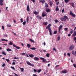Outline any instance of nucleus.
I'll return each mask as SVG.
<instances>
[{"instance_id": "1", "label": "nucleus", "mask_w": 76, "mask_h": 76, "mask_svg": "<svg viewBox=\"0 0 76 76\" xmlns=\"http://www.w3.org/2000/svg\"><path fill=\"white\" fill-rule=\"evenodd\" d=\"M50 26L51 24H49L48 25V26H47L46 27V28L48 30L49 32V34L50 35H52V31L51 30V29Z\"/></svg>"}, {"instance_id": "2", "label": "nucleus", "mask_w": 76, "mask_h": 76, "mask_svg": "<svg viewBox=\"0 0 76 76\" xmlns=\"http://www.w3.org/2000/svg\"><path fill=\"white\" fill-rule=\"evenodd\" d=\"M68 18L66 16H64V18H61L60 19V20L62 21H65L66 20H68Z\"/></svg>"}, {"instance_id": "3", "label": "nucleus", "mask_w": 76, "mask_h": 76, "mask_svg": "<svg viewBox=\"0 0 76 76\" xmlns=\"http://www.w3.org/2000/svg\"><path fill=\"white\" fill-rule=\"evenodd\" d=\"M40 59L41 60H43L42 61V62L45 63H48L50 62L49 61H47L46 60H45V58H40Z\"/></svg>"}, {"instance_id": "4", "label": "nucleus", "mask_w": 76, "mask_h": 76, "mask_svg": "<svg viewBox=\"0 0 76 76\" xmlns=\"http://www.w3.org/2000/svg\"><path fill=\"white\" fill-rule=\"evenodd\" d=\"M26 64H27L28 65H29V66H32V67H34V64H31V63L28 61H26Z\"/></svg>"}, {"instance_id": "5", "label": "nucleus", "mask_w": 76, "mask_h": 76, "mask_svg": "<svg viewBox=\"0 0 76 76\" xmlns=\"http://www.w3.org/2000/svg\"><path fill=\"white\" fill-rule=\"evenodd\" d=\"M70 14L72 16H73V18H75L76 16V15L74 13H72V12L71 11L70 12Z\"/></svg>"}, {"instance_id": "6", "label": "nucleus", "mask_w": 76, "mask_h": 76, "mask_svg": "<svg viewBox=\"0 0 76 76\" xmlns=\"http://www.w3.org/2000/svg\"><path fill=\"white\" fill-rule=\"evenodd\" d=\"M67 72H68L66 70H65L62 71H61V73H63L64 74H66L67 73Z\"/></svg>"}, {"instance_id": "7", "label": "nucleus", "mask_w": 76, "mask_h": 76, "mask_svg": "<svg viewBox=\"0 0 76 76\" xmlns=\"http://www.w3.org/2000/svg\"><path fill=\"white\" fill-rule=\"evenodd\" d=\"M45 10H46V12H50L51 11L48 8H46Z\"/></svg>"}, {"instance_id": "8", "label": "nucleus", "mask_w": 76, "mask_h": 76, "mask_svg": "<svg viewBox=\"0 0 76 76\" xmlns=\"http://www.w3.org/2000/svg\"><path fill=\"white\" fill-rule=\"evenodd\" d=\"M62 27H63V25H60V26L59 27V30L58 31L59 32V33L60 32V30L62 28Z\"/></svg>"}, {"instance_id": "9", "label": "nucleus", "mask_w": 76, "mask_h": 76, "mask_svg": "<svg viewBox=\"0 0 76 76\" xmlns=\"http://www.w3.org/2000/svg\"><path fill=\"white\" fill-rule=\"evenodd\" d=\"M34 59L36 61H38L39 60V58L37 57H35L34 58Z\"/></svg>"}, {"instance_id": "10", "label": "nucleus", "mask_w": 76, "mask_h": 76, "mask_svg": "<svg viewBox=\"0 0 76 76\" xmlns=\"http://www.w3.org/2000/svg\"><path fill=\"white\" fill-rule=\"evenodd\" d=\"M74 46L73 45H72L70 46V48H69V50H72L74 49Z\"/></svg>"}, {"instance_id": "11", "label": "nucleus", "mask_w": 76, "mask_h": 76, "mask_svg": "<svg viewBox=\"0 0 76 76\" xmlns=\"http://www.w3.org/2000/svg\"><path fill=\"white\" fill-rule=\"evenodd\" d=\"M49 3H50V6H52V5H53V2L51 1H50V0H49Z\"/></svg>"}, {"instance_id": "12", "label": "nucleus", "mask_w": 76, "mask_h": 76, "mask_svg": "<svg viewBox=\"0 0 76 76\" xmlns=\"http://www.w3.org/2000/svg\"><path fill=\"white\" fill-rule=\"evenodd\" d=\"M76 35V31H74V33H73V35H72V36L75 37Z\"/></svg>"}, {"instance_id": "13", "label": "nucleus", "mask_w": 76, "mask_h": 76, "mask_svg": "<svg viewBox=\"0 0 76 76\" xmlns=\"http://www.w3.org/2000/svg\"><path fill=\"white\" fill-rule=\"evenodd\" d=\"M34 13L35 15H37L39 14V12H37L36 11H35L34 12Z\"/></svg>"}, {"instance_id": "14", "label": "nucleus", "mask_w": 76, "mask_h": 76, "mask_svg": "<svg viewBox=\"0 0 76 76\" xmlns=\"http://www.w3.org/2000/svg\"><path fill=\"white\" fill-rule=\"evenodd\" d=\"M27 12H29V10H30V9H29V5H28L27 6Z\"/></svg>"}, {"instance_id": "15", "label": "nucleus", "mask_w": 76, "mask_h": 76, "mask_svg": "<svg viewBox=\"0 0 76 76\" xmlns=\"http://www.w3.org/2000/svg\"><path fill=\"white\" fill-rule=\"evenodd\" d=\"M37 18H38V19L39 20H41L42 19L41 17L40 16H37Z\"/></svg>"}, {"instance_id": "16", "label": "nucleus", "mask_w": 76, "mask_h": 76, "mask_svg": "<svg viewBox=\"0 0 76 76\" xmlns=\"http://www.w3.org/2000/svg\"><path fill=\"white\" fill-rule=\"evenodd\" d=\"M29 41L30 42H32V43H34V40H32L31 39H29Z\"/></svg>"}, {"instance_id": "17", "label": "nucleus", "mask_w": 76, "mask_h": 76, "mask_svg": "<svg viewBox=\"0 0 76 76\" xmlns=\"http://www.w3.org/2000/svg\"><path fill=\"white\" fill-rule=\"evenodd\" d=\"M70 1V0H64V1L66 3H67L69 2Z\"/></svg>"}, {"instance_id": "18", "label": "nucleus", "mask_w": 76, "mask_h": 76, "mask_svg": "<svg viewBox=\"0 0 76 76\" xmlns=\"http://www.w3.org/2000/svg\"><path fill=\"white\" fill-rule=\"evenodd\" d=\"M28 56H29V57H30V58H33V57H34V55H32V54L28 55Z\"/></svg>"}, {"instance_id": "19", "label": "nucleus", "mask_w": 76, "mask_h": 76, "mask_svg": "<svg viewBox=\"0 0 76 76\" xmlns=\"http://www.w3.org/2000/svg\"><path fill=\"white\" fill-rule=\"evenodd\" d=\"M2 54L5 55H6V54L4 51H2Z\"/></svg>"}, {"instance_id": "20", "label": "nucleus", "mask_w": 76, "mask_h": 76, "mask_svg": "<svg viewBox=\"0 0 76 76\" xmlns=\"http://www.w3.org/2000/svg\"><path fill=\"white\" fill-rule=\"evenodd\" d=\"M26 45H27V47L28 48H30L31 47V45L30 44H27Z\"/></svg>"}, {"instance_id": "21", "label": "nucleus", "mask_w": 76, "mask_h": 76, "mask_svg": "<svg viewBox=\"0 0 76 76\" xmlns=\"http://www.w3.org/2000/svg\"><path fill=\"white\" fill-rule=\"evenodd\" d=\"M29 48L32 50H36V48H35V47H33V48Z\"/></svg>"}, {"instance_id": "22", "label": "nucleus", "mask_w": 76, "mask_h": 76, "mask_svg": "<svg viewBox=\"0 0 76 76\" xmlns=\"http://www.w3.org/2000/svg\"><path fill=\"white\" fill-rule=\"evenodd\" d=\"M45 16H46V14H44V13H43L42 14V16L43 17Z\"/></svg>"}, {"instance_id": "23", "label": "nucleus", "mask_w": 76, "mask_h": 76, "mask_svg": "<svg viewBox=\"0 0 76 76\" xmlns=\"http://www.w3.org/2000/svg\"><path fill=\"white\" fill-rule=\"evenodd\" d=\"M6 50L7 51H12V50H11V49L8 48V49H7Z\"/></svg>"}, {"instance_id": "24", "label": "nucleus", "mask_w": 76, "mask_h": 76, "mask_svg": "<svg viewBox=\"0 0 76 76\" xmlns=\"http://www.w3.org/2000/svg\"><path fill=\"white\" fill-rule=\"evenodd\" d=\"M40 2H42V4H44V3H45V0L40 1Z\"/></svg>"}, {"instance_id": "25", "label": "nucleus", "mask_w": 76, "mask_h": 76, "mask_svg": "<svg viewBox=\"0 0 76 76\" xmlns=\"http://www.w3.org/2000/svg\"><path fill=\"white\" fill-rule=\"evenodd\" d=\"M45 7L46 8H48V4L45 3Z\"/></svg>"}, {"instance_id": "26", "label": "nucleus", "mask_w": 76, "mask_h": 76, "mask_svg": "<svg viewBox=\"0 0 76 76\" xmlns=\"http://www.w3.org/2000/svg\"><path fill=\"white\" fill-rule=\"evenodd\" d=\"M20 69L21 70V72H23V70H24V69L23 68H20Z\"/></svg>"}, {"instance_id": "27", "label": "nucleus", "mask_w": 76, "mask_h": 76, "mask_svg": "<svg viewBox=\"0 0 76 76\" xmlns=\"http://www.w3.org/2000/svg\"><path fill=\"white\" fill-rule=\"evenodd\" d=\"M52 50H54L55 52H57V50H56V48H53V49H52Z\"/></svg>"}, {"instance_id": "28", "label": "nucleus", "mask_w": 76, "mask_h": 76, "mask_svg": "<svg viewBox=\"0 0 76 76\" xmlns=\"http://www.w3.org/2000/svg\"><path fill=\"white\" fill-rule=\"evenodd\" d=\"M48 22H44L43 23V24L45 25H48Z\"/></svg>"}, {"instance_id": "29", "label": "nucleus", "mask_w": 76, "mask_h": 76, "mask_svg": "<svg viewBox=\"0 0 76 76\" xmlns=\"http://www.w3.org/2000/svg\"><path fill=\"white\" fill-rule=\"evenodd\" d=\"M75 52L74 51H72V54H73V55H75Z\"/></svg>"}, {"instance_id": "30", "label": "nucleus", "mask_w": 76, "mask_h": 76, "mask_svg": "<svg viewBox=\"0 0 76 76\" xmlns=\"http://www.w3.org/2000/svg\"><path fill=\"white\" fill-rule=\"evenodd\" d=\"M28 16L27 17V19H26V22L28 23V21L29 20Z\"/></svg>"}, {"instance_id": "31", "label": "nucleus", "mask_w": 76, "mask_h": 76, "mask_svg": "<svg viewBox=\"0 0 76 76\" xmlns=\"http://www.w3.org/2000/svg\"><path fill=\"white\" fill-rule=\"evenodd\" d=\"M25 55H26V54L25 53H21V55L22 56H25Z\"/></svg>"}, {"instance_id": "32", "label": "nucleus", "mask_w": 76, "mask_h": 76, "mask_svg": "<svg viewBox=\"0 0 76 76\" xmlns=\"http://www.w3.org/2000/svg\"><path fill=\"white\" fill-rule=\"evenodd\" d=\"M26 21H24V22L23 23V24L24 25H25V24H26Z\"/></svg>"}, {"instance_id": "33", "label": "nucleus", "mask_w": 76, "mask_h": 76, "mask_svg": "<svg viewBox=\"0 0 76 76\" xmlns=\"http://www.w3.org/2000/svg\"><path fill=\"white\" fill-rule=\"evenodd\" d=\"M9 45H13V43H12V42L11 41H10Z\"/></svg>"}, {"instance_id": "34", "label": "nucleus", "mask_w": 76, "mask_h": 76, "mask_svg": "<svg viewBox=\"0 0 76 76\" xmlns=\"http://www.w3.org/2000/svg\"><path fill=\"white\" fill-rule=\"evenodd\" d=\"M57 33V31H54V33H53V34H56Z\"/></svg>"}, {"instance_id": "35", "label": "nucleus", "mask_w": 76, "mask_h": 76, "mask_svg": "<svg viewBox=\"0 0 76 76\" xmlns=\"http://www.w3.org/2000/svg\"><path fill=\"white\" fill-rule=\"evenodd\" d=\"M68 29V28H65L64 29V30H65V31H67Z\"/></svg>"}, {"instance_id": "36", "label": "nucleus", "mask_w": 76, "mask_h": 76, "mask_svg": "<svg viewBox=\"0 0 76 76\" xmlns=\"http://www.w3.org/2000/svg\"><path fill=\"white\" fill-rule=\"evenodd\" d=\"M41 71V69H40L39 70H38V71H37V72H38V73H39V72H40Z\"/></svg>"}, {"instance_id": "37", "label": "nucleus", "mask_w": 76, "mask_h": 76, "mask_svg": "<svg viewBox=\"0 0 76 76\" xmlns=\"http://www.w3.org/2000/svg\"><path fill=\"white\" fill-rule=\"evenodd\" d=\"M74 40L75 41V43H76V37H74L73 38Z\"/></svg>"}, {"instance_id": "38", "label": "nucleus", "mask_w": 76, "mask_h": 76, "mask_svg": "<svg viewBox=\"0 0 76 76\" xmlns=\"http://www.w3.org/2000/svg\"><path fill=\"white\" fill-rule=\"evenodd\" d=\"M7 26L8 27V28L11 27V25H7Z\"/></svg>"}, {"instance_id": "39", "label": "nucleus", "mask_w": 76, "mask_h": 76, "mask_svg": "<svg viewBox=\"0 0 76 76\" xmlns=\"http://www.w3.org/2000/svg\"><path fill=\"white\" fill-rule=\"evenodd\" d=\"M73 66L75 68H76V64H73Z\"/></svg>"}, {"instance_id": "40", "label": "nucleus", "mask_w": 76, "mask_h": 76, "mask_svg": "<svg viewBox=\"0 0 76 76\" xmlns=\"http://www.w3.org/2000/svg\"><path fill=\"white\" fill-rule=\"evenodd\" d=\"M11 69H12L13 70H15V67H14L11 66Z\"/></svg>"}, {"instance_id": "41", "label": "nucleus", "mask_w": 76, "mask_h": 76, "mask_svg": "<svg viewBox=\"0 0 76 76\" xmlns=\"http://www.w3.org/2000/svg\"><path fill=\"white\" fill-rule=\"evenodd\" d=\"M71 4H72V7H74V3H72Z\"/></svg>"}, {"instance_id": "42", "label": "nucleus", "mask_w": 76, "mask_h": 76, "mask_svg": "<svg viewBox=\"0 0 76 76\" xmlns=\"http://www.w3.org/2000/svg\"><path fill=\"white\" fill-rule=\"evenodd\" d=\"M58 22V20H55V23H56Z\"/></svg>"}, {"instance_id": "43", "label": "nucleus", "mask_w": 76, "mask_h": 76, "mask_svg": "<svg viewBox=\"0 0 76 76\" xmlns=\"http://www.w3.org/2000/svg\"><path fill=\"white\" fill-rule=\"evenodd\" d=\"M55 10H56V11H58L59 10V9L58 7H56V9H55Z\"/></svg>"}, {"instance_id": "44", "label": "nucleus", "mask_w": 76, "mask_h": 76, "mask_svg": "<svg viewBox=\"0 0 76 76\" xmlns=\"http://www.w3.org/2000/svg\"><path fill=\"white\" fill-rule=\"evenodd\" d=\"M15 48H16L17 49H20V47H15Z\"/></svg>"}, {"instance_id": "45", "label": "nucleus", "mask_w": 76, "mask_h": 76, "mask_svg": "<svg viewBox=\"0 0 76 76\" xmlns=\"http://www.w3.org/2000/svg\"><path fill=\"white\" fill-rule=\"evenodd\" d=\"M3 2V0H0V3H2Z\"/></svg>"}, {"instance_id": "46", "label": "nucleus", "mask_w": 76, "mask_h": 76, "mask_svg": "<svg viewBox=\"0 0 76 76\" xmlns=\"http://www.w3.org/2000/svg\"><path fill=\"white\" fill-rule=\"evenodd\" d=\"M60 39V37H58V41H59Z\"/></svg>"}, {"instance_id": "47", "label": "nucleus", "mask_w": 76, "mask_h": 76, "mask_svg": "<svg viewBox=\"0 0 76 76\" xmlns=\"http://www.w3.org/2000/svg\"><path fill=\"white\" fill-rule=\"evenodd\" d=\"M23 19L21 18L20 19V21L21 22V23L23 22Z\"/></svg>"}, {"instance_id": "48", "label": "nucleus", "mask_w": 76, "mask_h": 76, "mask_svg": "<svg viewBox=\"0 0 76 76\" xmlns=\"http://www.w3.org/2000/svg\"><path fill=\"white\" fill-rule=\"evenodd\" d=\"M46 56H47V57H49V54L47 53V54H46Z\"/></svg>"}, {"instance_id": "49", "label": "nucleus", "mask_w": 76, "mask_h": 76, "mask_svg": "<svg viewBox=\"0 0 76 76\" xmlns=\"http://www.w3.org/2000/svg\"><path fill=\"white\" fill-rule=\"evenodd\" d=\"M4 37H8V35H7V34H5L4 35Z\"/></svg>"}, {"instance_id": "50", "label": "nucleus", "mask_w": 76, "mask_h": 76, "mask_svg": "<svg viewBox=\"0 0 76 76\" xmlns=\"http://www.w3.org/2000/svg\"><path fill=\"white\" fill-rule=\"evenodd\" d=\"M13 46L14 47H18V46H17L16 45L14 44L13 45Z\"/></svg>"}, {"instance_id": "51", "label": "nucleus", "mask_w": 76, "mask_h": 76, "mask_svg": "<svg viewBox=\"0 0 76 76\" xmlns=\"http://www.w3.org/2000/svg\"><path fill=\"white\" fill-rule=\"evenodd\" d=\"M5 66V64H3L2 65V66L3 67H4Z\"/></svg>"}, {"instance_id": "52", "label": "nucleus", "mask_w": 76, "mask_h": 76, "mask_svg": "<svg viewBox=\"0 0 76 76\" xmlns=\"http://www.w3.org/2000/svg\"><path fill=\"white\" fill-rule=\"evenodd\" d=\"M6 61H7V62H9L10 61L9 59H6Z\"/></svg>"}, {"instance_id": "53", "label": "nucleus", "mask_w": 76, "mask_h": 76, "mask_svg": "<svg viewBox=\"0 0 76 76\" xmlns=\"http://www.w3.org/2000/svg\"><path fill=\"white\" fill-rule=\"evenodd\" d=\"M14 59H18V60L19 59L18 58H16V57H15L14 58Z\"/></svg>"}, {"instance_id": "54", "label": "nucleus", "mask_w": 76, "mask_h": 76, "mask_svg": "<svg viewBox=\"0 0 76 76\" xmlns=\"http://www.w3.org/2000/svg\"><path fill=\"white\" fill-rule=\"evenodd\" d=\"M2 28L3 29V30H4L5 29H4V26H2Z\"/></svg>"}, {"instance_id": "55", "label": "nucleus", "mask_w": 76, "mask_h": 76, "mask_svg": "<svg viewBox=\"0 0 76 76\" xmlns=\"http://www.w3.org/2000/svg\"><path fill=\"white\" fill-rule=\"evenodd\" d=\"M67 55H68L69 56V57L70 56V53H69L67 54Z\"/></svg>"}, {"instance_id": "56", "label": "nucleus", "mask_w": 76, "mask_h": 76, "mask_svg": "<svg viewBox=\"0 0 76 76\" xmlns=\"http://www.w3.org/2000/svg\"><path fill=\"white\" fill-rule=\"evenodd\" d=\"M15 65V62H12V65Z\"/></svg>"}, {"instance_id": "57", "label": "nucleus", "mask_w": 76, "mask_h": 76, "mask_svg": "<svg viewBox=\"0 0 76 76\" xmlns=\"http://www.w3.org/2000/svg\"><path fill=\"white\" fill-rule=\"evenodd\" d=\"M31 1H32V2H33V3H34V2H35V1L34 0H31Z\"/></svg>"}, {"instance_id": "58", "label": "nucleus", "mask_w": 76, "mask_h": 76, "mask_svg": "<svg viewBox=\"0 0 76 76\" xmlns=\"http://www.w3.org/2000/svg\"><path fill=\"white\" fill-rule=\"evenodd\" d=\"M73 31H70V33L72 34L73 33Z\"/></svg>"}, {"instance_id": "59", "label": "nucleus", "mask_w": 76, "mask_h": 76, "mask_svg": "<svg viewBox=\"0 0 76 76\" xmlns=\"http://www.w3.org/2000/svg\"><path fill=\"white\" fill-rule=\"evenodd\" d=\"M64 9H63L62 10V13H63L64 12Z\"/></svg>"}, {"instance_id": "60", "label": "nucleus", "mask_w": 76, "mask_h": 76, "mask_svg": "<svg viewBox=\"0 0 76 76\" xmlns=\"http://www.w3.org/2000/svg\"><path fill=\"white\" fill-rule=\"evenodd\" d=\"M34 71L35 72H37V70L35 69H34Z\"/></svg>"}, {"instance_id": "61", "label": "nucleus", "mask_w": 76, "mask_h": 76, "mask_svg": "<svg viewBox=\"0 0 76 76\" xmlns=\"http://www.w3.org/2000/svg\"><path fill=\"white\" fill-rule=\"evenodd\" d=\"M59 4V2H58L57 3H56V5H58Z\"/></svg>"}, {"instance_id": "62", "label": "nucleus", "mask_w": 76, "mask_h": 76, "mask_svg": "<svg viewBox=\"0 0 76 76\" xmlns=\"http://www.w3.org/2000/svg\"><path fill=\"white\" fill-rule=\"evenodd\" d=\"M14 74H15V76H18V75L15 73H14Z\"/></svg>"}, {"instance_id": "63", "label": "nucleus", "mask_w": 76, "mask_h": 76, "mask_svg": "<svg viewBox=\"0 0 76 76\" xmlns=\"http://www.w3.org/2000/svg\"><path fill=\"white\" fill-rule=\"evenodd\" d=\"M71 36V34H68V37H70Z\"/></svg>"}, {"instance_id": "64", "label": "nucleus", "mask_w": 76, "mask_h": 76, "mask_svg": "<svg viewBox=\"0 0 76 76\" xmlns=\"http://www.w3.org/2000/svg\"><path fill=\"white\" fill-rule=\"evenodd\" d=\"M33 76H37V75L35 74H33Z\"/></svg>"}]
</instances>
